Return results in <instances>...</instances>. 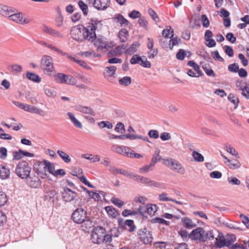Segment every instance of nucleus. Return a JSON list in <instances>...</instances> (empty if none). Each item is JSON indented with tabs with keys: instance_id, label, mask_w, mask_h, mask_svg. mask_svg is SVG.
I'll return each instance as SVG.
<instances>
[{
	"instance_id": "0e129e2a",
	"label": "nucleus",
	"mask_w": 249,
	"mask_h": 249,
	"mask_svg": "<svg viewBox=\"0 0 249 249\" xmlns=\"http://www.w3.org/2000/svg\"><path fill=\"white\" fill-rule=\"evenodd\" d=\"M180 40V39H178V37H171V39L169 40V46H170V49L172 50L173 47L176 45L178 44Z\"/></svg>"
},
{
	"instance_id": "a19ab883",
	"label": "nucleus",
	"mask_w": 249,
	"mask_h": 249,
	"mask_svg": "<svg viewBox=\"0 0 249 249\" xmlns=\"http://www.w3.org/2000/svg\"><path fill=\"white\" fill-rule=\"evenodd\" d=\"M57 153L65 162L69 163L71 161L70 156L64 151L58 150Z\"/></svg>"
},
{
	"instance_id": "6ab92c4d",
	"label": "nucleus",
	"mask_w": 249,
	"mask_h": 249,
	"mask_svg": "<svg viewBox=\"0 0 249 249\" xmlns=\"http://www.w3.org/2000/svg\"><path fill=\"white\" fill-rule=\"evenodd\" d=\"M221 156L226 160L225 163L231 169L235 170L241 167L240 162L236 160H229L226 156L221 154Z\"/></svg>"
},
{
	"instance_id": "5701e85b",
	"label": "nucleus",
	"mask_w": 249,
	"mask_h": 249,
	"mask_svg": "<svg viewBox=\"0 0 249 249\" xmlns=\"http://www.w3.org/2000/svg\"><path fill=\"white\" fill-rule=\"evenodd\" d=\"M181 222L183 226L188 229L194 228L196 226L191 219L187 217L182 218Z\"/></svg>"
},
{
	"instance_id": "f8f14e48",
	"label": "nucleus",
	"mask_w": 249,
	"mask_h": 249,
	"mask_svg": "<svg viewBox=\"0 0 249 249\" xmlns=\"http://www.w3.org/2000/svg\"><path fill=\"white\" fill-rule=\"evenodd\" d=\"M134 180L139 182L143 184H146L151 186H155L157 188H160L161 184L160 183L156 182L154 180H151L149 178L141 176L140 175L134 174L133 178Z\"/></svg>"
},
{
	"instance_id": "a878e982",
	"label": "nucleus",
	"mask_w": 249,
	"mask_h": 249,
	"mask_svg": "<svg viewBox=\"0 0 249 249\" xmlns=\"http://www.w3.org/2000/svg\"><path fill=\"white\" fill-rule=\"evenodd\" d=\"M26 111L32 113H36L40 115H43V113H44V111L38 109L36 107L27 104Z\"/></svg>"
},
{
	"instance_id": "774afa93",
	"label": "nucleus",
	"mask_w": 249,
	"mask_h": 249,
	"mask_svg": "<svg viewBox=\"0 0 249 249\" xmlns=\"http://www.w3.org/2000/svg\"><path fill=\"white\" fill-rule=\"evenodd\" d=\"M186 55V52L183 49H180L176 54V57L178 60H182Z\"/></svg>"
},
{
	"instance_id": "69168bd1",
	"label": "nucleus",
	"mask_w": 249,
	"mask_h": 249,
	"mask_svg": "<svg viewBox=\"0 0 249 249\" xmlns=\"http://www.w3.org/2000/svg\"><path fill=\"white\" fill-rule=\"evenodd\" d=\"M134 222L132 220H126L125 222V225L129 227V231H133L136 229V226L134 225Z\"/></svg>"
},
{
	"instance_id": "2f4dec72",
	"label": "nucleus",
	"mask_w": 249,
	"mask_h": 249,
	"mask_svg": "<svg viewBox=\"0 0 249 249\" xmlns=\"http://www.w3.org/2000/svg\"><path fill=\"white\" fill-rule=\"evenodd\" d=\"M7 69L11 72L17 73L22 71V67L20 65L14 64L9 65L7 67Z\"/></svg>"
},
{
	"instance_id": "4d7b16f0",
	"label": "nucleus",
	"mask_w": 249,
	"mask_h": 249,
	"mask_svg": "<svg viewBox=\"0 0 249 249\" xmlns=\"http://www.w3.org/2000/svg\"><path fill=\"white\" fill-rule=\"evenodd\" d=\"M192 156L195 161L198 162H202L204 161V157L201 154L196 152L193 151L192 153Z\"/></svg>"
},
{
	"instance_id": "58836bf2",
	"label": "nucleus",
	"mask_w": 249,
	"mask_h": 249,
	"mask_svg": "<svg viewBox=\"0 0 249 249\" xmlns=\"http://www.w3.org/2000/svg\"><path fill=\"white\" fill-rule=\"evenodd\" d=\"M187 65L194 68V70L196 72V73L199 75H203V73L200 70L199 66L196 64V63L193 60L189 61L187 63Z\"/></svg>"
},
{
	"instance_id": "a18cd8bd",
	"label": "nucleus",
	"mask_w": 249,
	"mask_h": 249,
	"mask_svg": "<svg viewBox=\"0 0 249 249\" xmlns=\"http://www.w3.org/2000/svg\"><path fill=\"white\" fill-rule=\"evenodd\" d=\"M162 35L165 37H168L171 35L170 38H171L174 36L173 30L171 28V26H167L165 29L163 30Z\"/></svg>"
},
{
	"instance_id": "79ce46f5",
	"label": "nucleus",
	"mask_w": 249,
	"mask_h": 249,
	"mask_svg": "<svg viewBox=\"0 0 249 249\" xmlns=\"http://www.w3.org/2000/svg\"><path fill=\"white\" fill-rule=\"evenodd\" d=\"M121 47L118 46L115 47L114 49L111 50L108 53L107 56L108 57L116 56L118 54H120L121 53Z\"/></svg>"
},
{
	"instance_id": "680f3d73",
	"label": "nucleus",
	"mask_w": 249,
	"mask_h": 249,
	"mask_svg": "<svg viewBox=\"0 0 249 249\" xmlns=\"http://www.w3.org/2000/svg\"><path fill=\"white\" fill-rule=\"evenodd\" d=\"M202 25L205 28H207L210 25V21L205 15H202L201 17Z\"/></svg>"
},
{
	"instance_id": "37998d69",
	"label": "nucleus",
	"mask_w": 249,
	"mask_h": 249,
	"mask_svg": "<svg viewBox=\"0 0 249 249\" xmlns=\"http://www.w3.org/2000/svg\"><path fill=\"white\" fill-rule=\"evenodd\" d=\"M158 210V207L155 204H148L147 205V213L154 215Z\"/></svg>"
},
{
	"instance_id": "e433bc0d",
	"label": "nucleus",
	"mask_w": 249,
	"mask_h": 249,
	"mask_svg": "<svg viewBox=\"0 0 249 249\" xmlns=\"http://www.w3.org/2000/svg\"><path fill=\"white\" fill-rule=\"evenodd\" d=\"M160 150L159 148H156L155 152L153 155L151 163L153 164L154 166L156 163L161 160V157L160 156Z\"/></svg>"
},
{
	"instance_id": "bf43d9fd",
	"label": "nucleus",
	"mask_w": 249,
	"mask_h": 249,
	"mask_svg": "<svg viewBox=\"0 0 249 249\" xmlns=\"http://www.w3.org/2000/svg\"><path fill=\"white\" fill-rule=\"evenodd\" d=\"M148 135L150 139H157L159 137V133L156 130H150L148 133Z\"/></svg>"
},
{
	"instance_id": "ddd939ff",
	"label": "nucleus",
	"mask_w": 249,
	"mask_h": 249,
	"mask_svg": "<svg viewBox=\"0 0 249 249\" xmlns=\"http://www.w3.org/2000/svg\"><path fill=\"white\" fill-rule=\"evenodd\" d=\"M41 67L48 72H52L54 69L52 58L48 55L43 56L41 60Z\"/></svg>"
},
{
	"instance_id": "72a5a7b5",
	"label": "nucleus",
	"mask_w": 249,
	"mask_h": 249,
	"mask_svg": "<svg viewBox=\"0 0 249 249\" xmlns=\"http://www.w3.org/2000/svg\"><path fill=\"white\" fill-rule=\"evenodd\" d=\"M114 19L117 20V22L119 23L121 26L124 25H127L129 23V21L120 14L116 15Z\"/></svg>"
},
{
	"instance_id": "20e7f679",
	"label": "nucleus",
	"mask_w": 249,
	"mask_h": 249,
	"mask_svg": "<svg viewBox=\"0 0 249 249\" xmlns=\"http://www.w3.org/2000/svg\"><path fill=\"white\" fill-rule=\"evenodd\" d=\"M106 229L101 226L95 227L91 235V240L92 243L100 244L103 243V236L106 233Z\"/></svg>"
},
{
	"instance_id": "423d86ee",
	"label": "nucleus",
	"mask_w": 249,
	"mask_h": 249,
	"mask_svg": "<svg viewBox=\"0 0 249 249\" xmlns=\"http://www.w3.org/2000/svg\"><path fill=\"white\" fill-rule=\"evenodd\" d=\"M235 240V237L233 234L226 238L223 236H220L218 239H216L215 245L217 248H221L224 247H227L231 249V247Z\"/></svg>"
},
{
	"instance_id": "bb28decb",
	"label": "nucleus",
	"mask_w": 249,
	"mask_h": 249,
	"mask_svg": "<svg viewBox=\"0 0 249 249\" xmlns=\"http://www.w3.org/2000/svg\"><path fill=\"white\" fill-rule=\"evenodd\" d=\"M202 68L208 76L214 77L215 76L213 71L211 68L209 64L204 62H201Z\"/></svg>"
},
{
	"instance_id": "c03bdc74",
	"label": "nucleus",
	"mask_w": 249,
	"mask_h": 249,
	"mask_svg": "<svg viewBox=\"0 0 249 249\" xmlns=\"http://www.w3.org/2000/svg\"><path fill=\"white\" fill-rule=\"evenodd\" d=\"M154 166H155L153 164L150 163L149 164L145 165L144 166L141 167L139 169V172L142 174L147 173L149 171H152Z\"/></svg>"
},
{
	"instance_id": "2eb2a0df",
	"label": "nucleus",
	"mask_w": 249,
	"mask_h": 249,
	"mask_svg": "<svg viewBox=\"0 0 249 249\" xmlns=\"http://www.w3.org/2000/svg\"><path fill=\"white\" fill-rule=\"evenodd\" d=\"M11 20L21 24H27L30 22L31 19L28 18H23L22 13H19L9 16Z\"/></svg>"
},
{
	"instance_id": "412c9836",
	"label": "nucleus",
	"mask_w": 249,
	"mask_h": 249,
	"mask_svg": "<svg viewBox=\"0 0 249 249\" xmlns=\"http://www.w3.org/2000/svg\"><path fill=\"white\" fill-rule=\"evenodd\" d=\"M94 45L97 47V49L98 51L99 50H107V45L105 40L104 39L100 38L96 39L94 41Z\"/></svg>"
},
{
	"instance_id": "09e8293b",
	"label": "nucleus",
	"mask_w": 249,
	"mask_h": 249,
	"mask_svg": "<svg viewBox=\"0 0 249 249\" xmlns=\"http://www.w3.org/2000/svg\"><path fill=\"white\" fill-rule=\"evenodd\" d=\"M78 4L80 8L82 11L83 14L85 16H87L89 12L88 5L82 0H80L78 1Z\"/></svg>"
},
{
	"instance_id": "603ef678",
	"label": "nucleus",
	"mask_w": 249,
	"mask_h": 249,
	"mask_svg": "<svg viewBox=\"0 0 249 249\" xmlns=\"http://www.w3.org/2000/svg\"><path fill=\"white\" fill-rule=\"evenodd\" d=\"M228 99L231 103H232L234 106L235 108H236L239 103V100L237 97H236L233 94L230 93L228 97Z\"/></svg>"
},
{
	"instance_id": "cd10ccee",
	"label": "nucleus",
	"mask_w": 249,
	"mask_h": 249,
	"mask_svg": "<svg viewBox=\"0 0 249 249\" xmlns=\"http://www.w3.org/2000/svg\"><path fill=\"white\" fill-rule=\"evenodd\" d=\"M10 174L9 169L3 165H0V178L4 179L9 178Z\"/></svg>"
},
{
	"instance_id": "4be33fe9",
	"label": "nucleus",
	"mask_w": 249,
	"mask_h": 249,
	"mask_svg": "<svg viewBox=\"0 0 249 249\" xmlns=\"http://www.w3.org/2000/svg\"><path fill=\"white\" fill-rule=\"evenodd\" d=\"M172 170H174L179 174L183 175L185 173V169L181 164L178 161L175 160L171 166Z\"/></svg>"
},
{
	"instance_id": "052dcab7",
	"label": "nucleus",
	"mask_w": 249,
	"mask_h": 249,
	"mask_svg": "<svg viewBox=\"0 0 249 249\" xmlns=\"http://www.w3.org/2000/svg\"><path fill=\"white\" fill-rule=\"evenodd\" d=\"M111 202L119 208L122 207L124 204V202L120 199L116 197H112L111 199Z\"/></svg>"
},
{
	"instance_id": "1a4fd4ad",
	"label": "nucleus",
	"mask_w": 249,
	"mask_h": 249,
	"mask_svg": "<svg viewBox=\"0 0 249 249\" xmlns=\"http://www.w3.org/2000/svg\"><path fill=\"white\" fill-rule=\"evenodd\" d=\"M87 212L82 208L76 209L71 215L73 221L77 224H81L87 218Z\"/></svg>"
},
{
	"instance_id": "de8ad7c7",
	"label": "nucleus",
	"mask_w": 249,
	"mask_h": 249,
	"mask_svg": "<svg viewBox=\"0 0 249 249\" xmlns=\"http://www.w3.org/2000/svg\"><path fill=\"white\" fill-rule=\"evenodd\" d=\"M105 210L108 215L111 216L113 218L116 217L117 215V213L115 209L113 206H107L105 207Z\"/></svg>"
},
{
	"instance_id": "0eeeda50",
	"label": "nucleus",
	"mask_w": 249,
	"mask_h": 249,
	"mask_svg": "<svg viewBox=\"0 0 249 249\" xmlns=\"http://www.w3.org/2000/svg\"><path fill=\"white\" fill-rule=\"evenodd\" d=\"M89 4L99 11H104L108 8L110 4V0H86Z\"/></svg>"
},
{
	"instance_id": "9b49d317",
	"label": "nucleus",
	"mask_w": 249,
	"mask_h": 249,
	"mask_svg": "<svg viewBox=\"0 0 249 249\" xmlns=\"http://www.w3.org/2000/svg\"><path fill=\"white\" fill-rule=\"evenodd\" d=\"M46 160L37 161L34 164V171L39 176L45 177L46 173Z\"/></svg>"
},
{
	"instance_id": "c9c22d12",
	"label": "nucleus",
	"mask_w": 249,
	"mask_h": 249,
	"mask_svg": "<svg viewBox=\"0 0 249 249\" xmlns=\"http://www.w3.org/2000/svg\"><path fill=\"white\" fill-rule=\"evenodd\" d=\"M11 12V8L5 5L0 4V14L3 16H8Z\"/></svg>"
},
{
	"instance_id": "b1692460",
	"label": "nucleus",
	"mask_w": 249,
	"mask_h": 249,
	"mask_svg": "<svg viewBox=\"0 0 249 249\" xmlns=\"http://www.w3.org/2000/svg\"><path fill=\"white\" fill-rule=\"evenodd\" d=\"M45 198L46 199L53 203L58 198V194L55 190H51L47 193Z\"/></svg>"
},
{
	"instance_id": "7ed1b4c3",
	"label": "nucleus",
	"mask_w": 249,
	"mask_h": 249,
	"mask_svg": "<svg viewBox=\"0 0 249 249\" xmlns=\"http://www.w3.org/2000/svg\"><path fill=\"white\" fill-rule=\"evenodd\" d=\"M62 197L63 201L67 202L73 201L75 207L79 206V197L76 193L68 188H65L62 192Z\"/></svg>"
},
{
	"instance_id": "7c9ffc66",
	"label": "nucleus",
	"mask_w": 249,
	"mask_h": 249,
	"mask_svg": "<svg viewBox=\"0 0 249 249\" xmlns=\"http://www.w3.org/2000/svg\"><path fill=\"white\" fill-rule=\"evenodd\" d=\"M128 32L126 29H122L118 33V37L121 42H125L128 39Z\"/></svg>"
},
{
	"instance_id": "6e6d98bb",
	"label": "nucleus",
	"mask_w": 249,
	"mask_h": 249,
	"mask_svg": "<svg viewBox=\"0 0 249 249\" xmlns=\"http://www.w3.org/2000/svg\"><path fill=\"white\" fill-rule=\"evenodd\" d=\"M143 57H141L137 54L134 55L130 60L131 64H139L140 65Z\"/></svg>"
},
{
	"instance_id": "5fc2aeb1",
	"label": "nucleus",
	"mask_w": 249,
	"mask_h": 249,
	"mask_svg": "<svg viewBox=\"0 0 249 249\" xmlns=\"http://www.w3.org/2000/svg\"><path fill=\"white\" fill-rule=\"evenodd\" d=\"M119 84L121 85L125 86H128L131 82V78L129 76H124L123 78L119 79Z\"/></svg>"
},
{
	"instance_id": "4468645a",
	"label": "nucleus",
	"mask_w": 249,
	"mask_h": 249,
	"mask_svg": "<svg viewBox=\"0 0 249 249\" xmlns=\"http://www.w3.org/2000/svg\"><path fill=\"white\" fill-rule=\"evenodd\" d=\"M109 171L112 175L114 176H116L118 174H121L127 177L130 178H132L134 175V173L131 172L124 170L123 169L118 168L112 165L109 166Z\"/></svg>"
},
{
	"instance_id": "f03ea898",
	"label": "nucleus",
	"mask_w": 249,
	"mask_h": 249,
	"mask_svg": "<svg viewBox=\"0 0 249 249\" xmlns=\"http://www.w3.org/2000/svg\"><path fill=\"white\" fill-rule=\"evenodd\" d=\"M31 168L26 161H20L16 168V173L22 179L27 178L30 175Z\"/></svg>"
},
{
	"instance_id": "3c124183",
	"label": "nucleus",
	"mask_w": 249,
	"mask_h": 249,
	"mask_svg": "<svg viewBox=\"0 0 249 249\" xmlns=\"http://www.w3.org/2000/svg\"><path fill=\"white\" fill-rule=\"evenodd\" d=\"M114 130L116 132L121 133V135L124 134V133L125 132L124 125L121 122L118 123L116 124Z\"/></svg>"
},
{
	"instance_id": "f3484780",
	"label": "nucleus",
	"mask_w": 249,
	"mask_h": 249,
	"mask_svg": "<svg viewBox=\"0 0 249 249\" xmlns=\"http://www.w3.org/2000/svg\"><path fill=\"white\" fill-rule=\"evenodd\" d=\"M42 31L45 34L52 36L55 37L61 38L63 37V35L58 31L54 30L51 27L43 25L41 27Z\"/></svg>"
},
{
	"instance_id": "aec40b11",
	"label": "nucleus",
	"mask_w": 249,
	"mask_h": 249,
	"mask_svg": "<svg viewBox=\"0 0 249 249\" xmlns=\"http://www.w3.org/2000/svg\"><path fill=\"white\" fill-rule=\"evenodd\" d=\"M116 70L117 68L115 66L106 67L103 73L105 78L109 80V79L115 74Z\"/></svg>"
},
{
	"instance_id": "c85d7f7f",
	"label": "nucleus",
	"mask_w": 249,
	"mask_h": 249,
	"mask_svg": "<svg viewBox=\"0 0 249 249\" xmlns=\"http://www.w3.org/2000/svg\"><path fill=\"white\" fill-rule=\"evenodd\" d=\"M77 110L83 113L95 116V113L91 108L89 107L80 106L77 107Z\"/></svg>"
},
{
	"instance_id": "864d4df0",
	"label": "nucleus",
	"mask_w": 249,
	"mask_h": 249,
	"mask_svg": "<svg viewBox=\"0 0 249 249\" xmlns=\"http://www.w3.org/2000/svg\"><path fill=\"white\" fill-rule=\"evenodd\" d=\"M46 95L49 97H54L56 95V91L52 88H45L44 89Z\"/></svg>"
},
{
	"instance_id": "ea45409f",
	"label": "nucleus",
	"mask_w": 249,
	"mask_h": 249,
	"mask_svg": "<svg viewBox=\"0 0 249 249\" xmlns=\"http://www.w3.org/2000/svg\"><path fill=\"white\" fill-rule=\"evenodd\" d=\"M67 115L69 116L72 123L76 127L79 128H82V125L81 123L75 118L73 114L71 112H68Z\"/></svg>"
},
{
	"instance_id": "393cba45",
	"label": "nucleus",
	"mask_w": 249,
	"mask_h": 249,
	"mask_svg": "<svg viewBox=\"0 0 249 249\" xmlns=\"http://www.w3.org/2000/svg\"><path fill=\"white\" fill-rule=\"evenodd\" d=\"M81 228L82 230L84 231H89L93 226V224L92 221L89 218L87 217V218L85 219L81 223Z\"/></svg>"
},
{
	"instance_id": "e2e57ef3",
	"label": "nucleus",
	"mask_w": 249,
	"mask_h": 249,
	"mask_svg": "<svg viewBox=\"0 0 249 249\" xmlns=\"http://www.w3.org/2000/svg\"><path fill=\"white\" fill-rule=\"evenodd\" d=\"M7 201L6 195L3 192H0V206L4 205Z\"/></svg>"
},
{
	"instance_id": "8fccbe9b",
	"label": "nucleus",
	"mask_w": 249,
	"mask_h": 249,
	"mask_svg": "<svg viewBox=\"0 0 249 249\" xmlns=\"http://www.w3.org/2000/svg\"><path fill=\"white\" fill-rule=\"evenodd\" d=\"M151 222L152 223H158L160 224L165 225L167 226L170 224L169 221H166L164 220L163 218L160 217H156L155 218H153L151 220Z\"/></svg>"
},
{
	"instance_id": "c756f323",
	"label": "nucleus",
	"mask_w": 249,
	"mask_h": 249,
	"mask_svg": "<svg viewBox=\"0 0 249 249\" xmlns=\"http://www.w3.org/2000/svg\"><path fill=\"white\" fill-rule=\"evenodd\" d=\"M160 138L161 140H168L169 139H178L179 137L177 133L171 134L168 132H164L160 134Z\"/></svg>"
},
{
	"instance_id": "dca6fc26",
	"label": "nucleus",
	"mask_w": 249,
	"mask_h": 249,
	"mask_svg": "<svg viewBox=\"0 0 249 249\" xmlns=\"http://www.w3.org/2000/svg\"><path fill=\"white\" fill-rule=\"evenodd\" d=\"M26 179L27 184L31 188H37L41 185V182L40 179L36 175H29Z\"/></svg>"
},
{
	"instance_id": "338daca9",
	"label": "nucleus",
	"mask_w": 249,
	"mask_h": 249,
	"mask_svg": "<svg viewBox=\"0 0 249 249\" xmlns=\"http://www.w3.org/2000/svg\"><path fill=\"white\" fill-rule=\"evenodd\" d=\"M228 71L231 72H237L239 70V66L236 63H233L228 66Z\"/></svg>"
},
{
	"instance_id": "f704fd0d",
	"label": "nucleus",
	"mask_w": 249,
	"mask_h": 249,
	"mask_svg": "<svg viewBox=\"0 0 249 249\" xmlns=\"http://www.w3.org/2000/svg\"><path fill=\"white\" fill-rule=\"evenodd\" d=\"M82 158L91 160L93 162H98L100 160V157L98 155H92L91 154H86L81 156Z\"/></svg>"
},
{
	"instance_id": "39448f33",
	"label": "nucleus",
	"mask_w": 249,
	"mask_h": 249,
	"mask_svg": "<svg viewBox=\"0 0 249 249\" xmlns=\"http://www.w3.org/2000/svg\"><path fill=\"white\" fill-rule=\"evenodd\" d=\"M190 238L194 241L205 242L207 240L205 231L201 227H198L193 230L190 233Z\"/></svg>"
},
{
	"instance_id": "473e14b6",
	"label": "nucleus",
	"mask_w": 249,
	"mask_h": 249,
	"mask_svg": "<svg viewBox=\"0 0 249 249\" xmlns=\"http://www.w3.org/2000/svg\"><path fill=\"white\" fill-rule=\"evenodd\" d=\"M55 80L61 84H66L68 80V75L62 73H58L55 76Z\"/></svg>"
},
{
	"instance_id": "9d476101",
	"label": "nucleus",
	"mask_w": 249,
	"mask_h": 249,
	"mask_svg": "<svg viewBox=\"0 0 249 249\" xmlns=\"http://www.w3.org/2000/svg\"><path fill=\"white\" fill-rule=\"evenodd\" d=\"M138 234L140 240L145 244H148L153 240L152 235L150 231L146 228H143L140 229Z\"/></svg>"
},
{
	"instance_id": "6e6552de",
	"label": "nucleus",
	"mask_w": 249,
	"mask_h": 249,
	"mask_svg": "<svg viewBox=\"0 0 249 249\" xmlns=\"http://www.w3.org/2000/svg\"><path fill=\"white\" fill-rule=\"evenodd\" d=\"M83 25L73 27L71 30L70 35L72 38L78 42L84 41Z\"/></svg>"
},
{
	"instance_id": "a211bd4d",
	"label": "nucleus",
	"mask_w": 249,
	"mask_h": 249,
	"mask_svg": "<svg viewBox=\"0 0 249 249\" xmlns=\"http://www.w3.org/2000/svg\"><path fill=\"white\" fill-rule=\"evenodd\" d=\"M120 138H122V140L140 139V140H148V138L146 136H143L142 135H137L135 130L133 132H128L125 134L121 135V137Z\"/></svg>"
},
{
	"instance_id": "49530a36",
	"label": "nucleus",
	"mask_w": 249,
	"mask_h": 249,
	"mask_svg": "<svg viewBox=\"0 0 249 249\" xmlns=\"http://www.w3.org/2000/svg\"><path fill=\"white\" fill-rule=\"evenodd\" d=\"M140 43L138 42H135L127 49L126 52L129 54H132L137 51V49L140 47Z\"/></svg>"
},
{
	"instance_id": "4c0bfd02",
	"label": "nucleus",
	"mask_w": 249,
	"mask_h": 249,
	"mask_svg": "<svg viewBox=\"0 0 249 249\" xmlns=\"http://www.w3.org/2000/svg\"><path fill=\"white\" fill-rule=\"evenodd\" d=\"M27 77L31 81L39 83L41 81V78L36 74L33 72H28L26 74Z\"/></svg>"
},
{
	"instance_id": "13d9d810",
	"label": "nucleus",
	"mask_w": 249,
	"mask_h": 249,
	"mask_svg": "<svg viewBox=\"0 0 249 249\" xmlns=\"http://www.w3.org/2000/svg\"><path fill=\"white\" fill-rule=\"evenodd\" d=\"M98 125L101 128L107 127L108 129H111L113 127L112 124L109 121H102L98 123Z\"/></svg>"
},
{
	"instance_id": "f257e3e1",
	"label": "nucleus",
	"mask_w": 249,
	"mask_h": 249,
	"mask_svg": "<svg viewBox=\"0 0 249 249\" xmlns=\"http://www.w3.org/2000/svg\"><path fill=\"white\" fill-rule=\"evenodd\" d=\"M102 23L101 20L97 18H92L87 24L86 26L83 25L84 41L93 42L96 39V30L101 28Z\"/></svg>"
}]
</instances>
